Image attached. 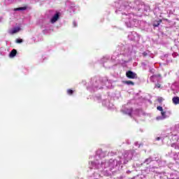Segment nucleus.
Segmentation results:
<instances>
[{"mask_svg":"<svg viewBox=\"0 0 179 179\" xmlns=\"http://www.w3.org/2000/svg\"><path fill=\"white\" fill-rule=\"evenodd\" d=\"M134 154L131 151H125L123 153L122 157L120 158V160L118 161L117 159H110L108 161H100L98 159H101V157H104V153L101 152V151H97L96 155L95 156V160L94 162H91L90 163V167L91 169L90 171V177H100V174L96 172V170H99L101 172L104 171L106 169V171H111L115 167H117L120 166L123 162L124 164H127L128 162L132 159Z\"/></svg>","mask_w":179,"mask_h":179,"instance_id":"nucleus-1","label":"nucleus"},{"mask_svg":"<svg viewBox=\"0 0 179 179\" xmlns=\"http://www.w3.org/2000/svg\"><path fill=\"white\" fill-rule=\"evenodd\" d=\"M120 9L121 10H123L122 13V18L123 22H124V23L127 24V27H132V26H135V22H136L135 15L128 12L129 9H131V6L124 4L123 6H120Z\"/></svg>","mask_w":179,"mask_h":179,"instance_id":"nucleus-2","label":"nucleus"},{"mask_svg":"<svg viewBox=\"0 0 179 179\" xmlns=\"http://www.w3.org/2000/svg\"><path fill=\"white\" fill-rule=\"evenodd\" d=\"M162 116L157 117V120H166V118H169L171 115V111L165 110L161 113Z\"/></svg>","mask_w":179,"mask_h":179,"instance_id":"nucleus-3","label":"nucleus"},{"mask_svg":"<svg viewBox=\"0 0 179 179\" xmlns=\"http://www.w3.org/2000/svg\"><path fill=\"white\" fill-rule=\"evenodd\" d=\"M126 75L129 79H135L136 78V73L129 71L126 73Z\"/></svg>","mask_w":179,"mask_h":179,"instance_id":"nucleus-4","label":"nucleus"},{"mask_svg":"<svg viewBox=\"0 0 179 179\" xmlns=\"http://www.w3.org/2000/svg\"><path fill=\"white\" fill-rule=\"evenodd\" d=\"M162 79V76L160 74L154 75L150 77L151 82H156V80H160Z\"/></svg>","mask_w":179,"mask_h":179,"instance_id":"nucleus-5","label":"nucleus"},{"mask_svg":"<svg viewBox=\"0 0 179 179\" xmlns=\"http://www.w3.org/2000/svg\"><path fill=\"white\" fill-rule=\"evenodd\" d=\"M20 31V27H15L11 29H9V34H16V33H19Z\"/></svg>","mask_w":179,"mask_h":179,"instance_id":"nucleus-6","label":"nucleus"},{"mask_svg":"<svg viewBox=\"0 0 179 179\" xmlns=\"http://www.w3.org/2000/svg\"><path fill=\"white\" fill-rule=\"evenodd\" d=\"M59 19V13H57L50 20L51 23H55Z\"/></svg>","mask_w":179,"mask_h":179,"instance_id":"nucleus-7","label":"nucleus"},{"mask_svg":"<svg viewBox=\"0 0 179 179\" xmlns=\"http://www.w3.org/2000/svg\"><path fill=\"white\" fill-rule=\"evenodd\" d=\"M16 54H17V51L16 50L13 49L9 55L10 58H13L14 57L16 56Z\"/></svg>","mask_w":179,"mask_h":179,"instance_id":"nucleus-8","label":"nucleus"},{"mask_svg":"<svg viewBox=\"0 0 179 179\" xmlns=\"http://www.w3.org/2000/svg\"><path fill=\"white\" fill-rule=\"evenodd\" d=\"M172 101L173 104H179V97L178 96H174L172 99Z\"/></svg>","mask_w":179,"mask_h":179,"instance_id":"nucleus-9","label":"nucleus"},{"mask_svg":"<svg viewBox=\"0 0 179 179\" xmlns=\"http://www.w3.org/2000/svg\"><path fill=\"white\" fill-rule=\"evenodd\" d=\"M99 83H100V81H96L95 84L93 85L94 87H96V89H102L101 85H99Z\"/></svg>","mask_w":179,"mask_h":179,"instance_id":"nucleus-10","label":"nucleus"},{"mask_svg":"<svg viewBox=\"0 0 179 179\" xmlns=\"http://www.w3.org/2000/svg\"><path fill=\"white\" fill-rule=\"evenodd\" d=\"M124 114H128V115H131L132 114V109H127V110H123Z\"/></svg>","mask_w":179,"mask_h":179,"instance_id":"nucleus-11","label":"nucleus"},{"mask_svg":"<svg viewBox=\"0 0 179 179\" xmlns=\"http://www.w3.org/2000/svg\"><path fill=\"white\" fill-rule=\"evenodd\" d=\"M14 10L17 12V10H26V7H20L17 8H14Z\"/></svg>","mask_w":179,"mask_h":179,"instance_id":"nucleus-12","label":"nucleus"},{"mask_svg":"<svg viewBox=\"0 0 179 179\" xmlns=\"http://www.w3.org/2000/svg\"><path fill=\"white\" fill-rule=\"evenodd\" d=\"M126 84L127 85H131L132 86H134V82H132L131 80L126 81Z\"/></svg>","mask_w":179,"mask_h":179,"instance_id":"nucleus-13","label":"nucleus"},{"mask_svg":"<svg viewBox=\"0 0 179 179\" xmlns=\"http://www.w3.org/2000/svg\"><path fill=\"white\" fill-rule=\"evenodd\" d=\"M157 108L159 111H161V113H163V111H165L164 110H163V107L162 106H157Z\"/></svg>","mask_w":179,"mask_h":179,"instance_id":"nucleus-14","label":"nucleus"},{"mask_svg":"<svg viewBox=\"0 0 179 179\" xmlns=\"http://www.w3.org/2000/svg\"><path fill=\"white\" fill-rule=\"evenodd\" d=\"M67 93H68V94H73V90H67Z\"/></svg>","mask_w":179,"mask_h":179,"instance_id":"nucleus-15","label":"nucleus"},{"mask_svg":"<svg viewBox=\"0 0 179 179\" xmlns=\"http://www.w3.org/2000/svg\"><path fill=\"white\" fill-rule=\"evenodd\" d=\"M145 163L149 164V163H150V162H152V159H150V158L147 159H145Z\"/></svg>","mask_w":179,"mask_h":179,"instance_id":"nucleus-16","label":"nucleus"},{"mask_svg":"<svg viewBox=\"0 0 179 179\" xmlns=\"http://www.w3.org/2000/svg\"><path fill=\"white\" fill-rule=\"evenodd\" d=\"M16 43H23V40L22 39H17Z\"/></svg>","mask_w":179,"mask_h":179,"instance_id":"nucleus-17","label":"nucleus"},{"mask_svg":"<svg viewBox=\"0 0 179 179\" xmlns=\"http://www.w3.org/2000/svg\"><path fill=\"white\" fill-rule=\"evenodd\" d=\"M73 24L74 27H76V26H78V23L75 21L73 22Z\"/></svg>","mask_w":179,"mask_h":179,"instance_id":"nucleus-18","label":"nucleus"},{"mask_svg":"<svg viewBox=\"0 0 179 179\" xmlns=\"http://www.w3.org/2000/svg\"><path fill=\"white\" fill-rule=\"evenodd\" d=\"M143 57H146V55H148V52H143Z\"/></svg>","mask_w":179,"mask_h":179,"instance_id":"nucleus-19","label":"nucleus"},{"mask_svg":"<svg viewBox=\"0 0 179 179\" xmlns=\"http://www.w3.org/2000/svg\"><path fill=\"white\" fill-rule=\"evenodd\" d=\"M155 87H157V89H159V87H160V84H157V85H155Z\"/></svg>","mask_w":179,"mask_h":179,"instance_id":"nucleus-20","label":"nucleus"},{"mask_svg":"<svg viewBox=\"0 0 179 179\" xmlns=\"http://www.w3.org/2000/svg\"><path fill=\"white\" fill-rule=\"evenodd\" d=\"M157 141H160V137L157 138Z\"/></svg>","mask_w":179,"mask_h":179,"instance_id":"nucleus-21","label":"nucleus"},{"mask_svg":"<svg viewBox=\"0 0 179 179\" xmlns=\"http://www.w3.org/2000/svg\"><path fill=\"white\" fill-rule=\"evenodd\" d=\"M159 24H160L159 23H158L157 25H155V27H157V26H159Z\"/></svg>","mask_w":179,"mask_h":179,"instance_id":"nucleus-22","label":"nucleus"},{"mask_svg":"<svg viewBox=\"0 0 179 179\" xmlns=\"http://www.w3.org/2000/svg\"><path fill=\"white\" fill-rule=\"evenodd\" d=\"M135 145H136V146H138V143H135Z\"/></svg>","mask_w":179,"mask_h":179,"instance_id":"nucleus-23","label":"nucleus"},{"mask_svg":"<svg viewBox=\"0 0 179 179\" xmlns=\"http://www.w3.org/2000/svg\"><path fill=\"white\" fill-rule=\"evenodd\" d=\"M94 179H97V178H94Z\"/></svg>","mask_w":179,"mask_h":179,"instance_id":"nucleus-24","label":"nucleus"}]
</instances>
